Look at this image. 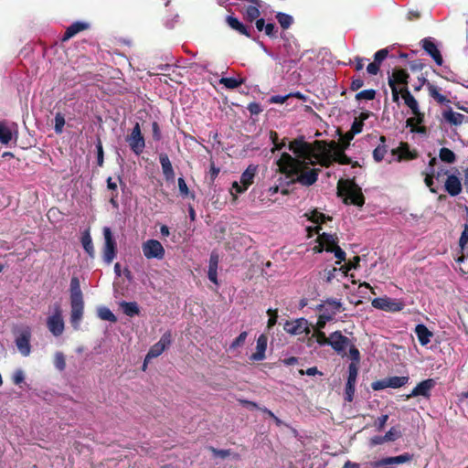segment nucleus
Masks as SVG:
<instances>
[{"label":"nucleus","instance_id":"obj_1","mask_svg":"<svg viewBox=\"0 0 468 468\" xmlns=\"http://www.w3.org/2000/svg\"><path fill=\"white\" fill-rule=\"evenodd\" d=\"M288 149L293 154L282 153L276 160L281 173L284 174L293 183L303 186H311L318 180L320 168L314 167L320 165L329 167L334 162L340 165L351 164V159L340 150L332 153L325 148L316 152L311 144L298 137L288 144Z\"/></svg>","mask_w":468,"mask_h":468},{"label":"nucleus","instance_id":"obj_2","mask_svg":"<svg viewBox=\"0 0 468 468\" xmlns=\"http://www.w3.org/2000/svg\"><path fill=\"white\" fill-rule=\"evenodd\" d=\"M338 195L344 197L345 204H353L362 207L365 204V197L361 187L352 180L339 181Z\"/></svg>","mask_w":468,"mask_h":468},{"label":"nucleus","instance_id":"obj_3","mask_svg":"<svg viewBox=\"0 0 468 468\" xmlns=\"http://www.w3.org/2000/svg\"><path fill=\"white\" fill-rule=\"evenodd\" d=\"M13 333L16 336L15 343L17 350L23 356H28L31 353L30 339L32 332L30 326L27 324L16 326Z\"/></svg>","mask_w":468,"mask_h":468},{"label":"nucleus","instance_id":"obj_4","mask_svg":"<svg viewBox=\"0 0 468 468\" xmlns=\"http://www.w3.org/2000/svg\"><path fill=\"white\" fill-rule=\"evenodd\" d=\"M47 326L54 336H59L65 329V323L62 316V310L58 303L52 307V313L47 318Z\"/></svg>","mask_w":468,"mask_h":468},{"label":"nucleus","instance_id":"obj_5","mask_svg":"<svg viewBox=\"0 0 468 468\" xmlns=\"http://www.w3.org/2000/svg\"><path fill=\"white\" fill-rule=\"evenodd\" d=\"M371 305L376 309L391 313L400 312L405 307L403 301L388 296L373 299Z\"/></svg>","mask_w":468,"mask_h":468},{"label":"nucleus","instance_id":"obj_6","mask_svg":"<svg viewBox=\"0 0 468 468\" xmlns=\"http://www.w3.org/2000/svg\"><path fill=\"white\" fill-rule=\"evenodd\" d=\"M341 301L334 298H328L316 306V310L325 321H332L335 314L341 311Z\"/></svg>","mask_w":468,"mask_h":468},{"label":"nucleus","instance_id":"obj_7","mask_svg":"<svg viewBox=\"0 0 468 468\" xmlns=\"http://www.w3.org/2000/svg\"><path fill=\"white\" fill-rule=\"evenodd\" d=\"M144 256L148 259L163 260L165 254L164 246L157 239H148L142 244Z\"/></svg>","mask_w":468,"mask_h":468},{"label":"nucleus","instance_id":"obj_8","mask_svg":"<svg viewBox=\"0 0 468 468\" xmlns=\"http://www.w3.org/2000/svg\"><path fill=\"white\" fill-rule=\"evenodd\" d=\"M256 172L257 166L253 165H249L247 169L241 174L240 182L239 183L235 181L232 183V189L235 190L237 194L245 192L253 183Z\"/></svg>","mask_w":468,"mask_h":468},{"label":"nucleus","instance_id":"obj_9","mask_svg":"<svg viewBox=\"0 0 468 468\" xmlns=\"http://www.w3.org/2000/svg\"><path fill=\"white\" fill-rule=\"evenodd\" d=\"M104 248L103 260L106 263H111L116 256V242L109 227L103 228Z\"/></svg>","mask_w":468,"mask_h":468},{"label":"nucleus","instance_id":"obj_10","mask_svg":"<svg viewBox=\"0 0 468 468\" xmlns=\"http://www.w3.org/2000/svg\"><path fill=\"white\" fill-rule=\"evenodd\" d=\"M126 141L129 144L131 150L135 154L138 155L143 153L145 147V143L138 122H136L133 126L132 133L130 135H128Z\"/></svg>","mask_w":468,"mask_h":468},{"label":"nucleus","instance_id":"obj_11","mask_svg":"<svg viewBox=\"0 0 468 468\" xmlns=\"http://www.w3.org/2000/svg\"><path fill=\"white\" fill-rule=\"evenodd\" d=\"M171 333L165 332L161 336L160 340L157 343H155L153 346H151V348L149 349L144 359V367H145L146 363L149 360L159 356L165 350V348H167L171 345Z\"/></svg>","mask_w":468,"mask_h":468},{"label":"nucleus","instance_id":"obj_12","mask_svg":"<svg viewBox=\"0 0 468 468\" xmlns=\"http://www.w3.org/2000/svg\"><path fill=\"white\" fill-rule=\"evenodd\" d=\"M283 329L286 333L292 335L310 333L309 322L305 318H297L292 321H286L283 324Z\"/></svg>","mask_w":468,"mask_h":468},{"label":"nucleus","instance_id":"obj_13","mask_svg":"<svg viewBox=\"0 0 468 468\" xmlns=\"http://www.w3.org/2000/svg\"><path fill=\"white\" fill-rule=\"evenodd\" d=\"M358 374V366L356 363H350L348 366V377L346 384L345 399L351 402L356 391V383Z\"/></svg>","mask_w":468,"mask_h":468},{"label":"nucleus","instance_id":"obj_14","mask_svg":"<svg viewBox=\"0 0 468 468\" xmlns=\"http://www.w3.org/2000/svg\"><path fill=\"white\" fill-rule=\"evenodd\" d=\"M412 460V455L410 453H403L398 456L386 457L373 463L376 468H393L394 465L408 463Z\"/></svg>","mask_w":468,"mask_h":468},{"label":"nucleus","instance_id":"obj_15","mask_svg":"<svg viewBox=\"0 0 468 468\" xmlns=\"http://www.w3.org/2000/svg\"><path fill=\"white\" fill-rule=\"evenodd\" d=\"M436 386V380L433 378H428L420 382L407 396L408 399L415 397H424L429 399L432 388Z\"/></svg>","mask_w":468,"mask_h":468},{"label":"nucleus","instance_id":"obj_16","mask_svg":"<svg viewBox=\"0 0 468 468\" xmlns=\"http://www.w3.org/2000/svg\"><path fill=\"white\" fill-rule=\"evenodd\" d=\"M329 346L340 355H344L346 349L350 346V340L345 336L340 331L333 332L330 335Z\"/></svg>","mask_w":468,"mask_h":468},{"label":"nucleus","instance_id":"obj_17","mask_svg":"<svg viewBox=\"0 0 468 468\" xmlns=\"http://www.w3.org/2000/svg\"><path fill=\"white\" fill-rule=\"evenodd\" d=\"M421 43L422 48L433 58L435 63L441 66L443 63L442 56L431 38H424Z\"/></svg>","mask_w":468,"mask_h":468},{"label":"nucleus","instance_id":"obj_18","mask_svg":"<svg viewBox=\"0 0 468 468\" xmlns=\"http://www.w3.org/2000/svg\"><path fill=\"white\" fill-rule=\"evenodd\" d=\"M70 323L74 329H79L83 315L84 303L70 302Z\"/></svg>","mask_w":468,"mask_h":468},{"label":"nucleus","instance_id":"obj_19","mask_svg":"<svg viewBox=\"0 0 468 468\" xmlns=\"http://www.w3.org/2000/svg\"><path fill=\"white\" fill-rule=\"evenodd\" d=\"M445 191L452 197H456L462 192L461 179L455 175H448L444 184Z\"/></svg>","mask_w":468,"mask_h":468},{"label":"nucleus","instance_id":"obj_20","mask_svg":"<svg viewBox=\"0 0 468 468\" xmlns=\"http://www.w3.org/2000/svg\"><path fill=\"white\" fill-rule=\"evenodd\" d=\"M410 75L404 69H396L388 78L389 87H398L399 84L406 86Z\"/></svg>","mask_w":468,"mask_h":468},{"label":"nucleus","instance_id":"obj_21","mask_svg":"<svg viewBox=\"0 0 468 468\" xmlns=\"http://www.w3.org/2000/svg\"><path fill=\"white\" fill-rule=\"evenodd\" d=\"M268 338L265 335H261L256 343V352L250 356L253 361H262L265 358Z\"/></svg>","mask_w":468,"mask_h":468},{"label":"nucleus","instance_id":"obj_22","mask_svg":"<svg viewBox=\"0 0 468 468\" xmlns=\"http://www.w3.org/2000/svg\"><path fill=\"white\" fill-rule=\"evenodd\" d=\"M90 27L89 23L82 21H76L72 23L65 31L64 36L62 37L63 41L69 40L73 37L78 33L86 30Z\"/></svg>","mask_w":468,"mask_h":468},{"label":"nucleus","instance_id":"obj_23","mask_svg":"<svg viewBox=\"0 0 468 468\" xmlns=\"http://www.w3.org/2000/svg\"><path fill=\"white\" fill-rule=\"evenodd\" d=\"M226 23L231 29L239 32V34L244 35L248 37H250V29L244 24H242L237 17L233 16H227Z\"/></svg>","mask_w":468,"mask_h":468},{"label":"nucleus","instance_id":"obj_24","mask_svg":"<svg viewBox=\"0 0 468 468\" xmlns=\"http://www.w3.org/2000/svg\"><path fill=\"white\" fill-rule=\"evenodd\" d=\"M415 334L421 346H427L433 336L432 332L430 331L423 324H419L416 325Z\"/></svg>","mask_w":468,"mask_h":468},{"label":"nucleus","instance_id":"obj_25","mask_svg":"<svg viewBox=\"0 0 468 468\" xmlns=\"http://www.w3.org/2000/svg\"><path fill=\"white\" fill-rule=\"evenodd\" d=\"M159 161L162 166L163 174L165 178L167 181H172L175 178V172L172 166V164L169 160V157L166 154H161L159 156Z\"/></svg>","mask_w":468,"mask_h":468},{"label":"nucleus","instance_id":"obj_26","mask_svg":"<svg viewBox=\"0 0 468 468\" xmlns=\"http://www.w3.org/2000/svg\"><path fill=\"white\" fill-rule=\"evenodd\" d=\"M70 302H83L80 280L73 276L70 280Z\"/></svg>","mask_w":468,"mask_h":468},{"label":"nucleus","instance_id":"obj_27","mask_svg":"<svg viewBox=\"0 0 468 468\" xmlns=\"http://www.w3.org/2000/svg\"><path fill=\"white\" fill-rule=\"evenodd\" d=\"M442 117L444 121L455 126L462 124L465 119L463 114L453 112L451 108L442 112Z\"/></svg>","mask_w":468,"mask_h":468},{"label":"nucleus","instance_id":"obj_28","mask_svg":"<svg viewBox=\"0 0 468 468\" xmlns=\"http://www.w3.org/2000/svg\"><path fill=\"white\" fill-rule=\"evenodd\" d=\"M426 86L429 91V95L431 98H433L438 103L447 105L451 102V101L447 99L446 96L440 93V89L436 85L431 82H427Z\"/></svg>","mask_w":468,"mask_h":468},{"label":"nucleus","instance_id":"obj_29","mask_svg":"<svg viewBox=\"0 0 468 468\" xmlns=\"http://www.w3.org/2000/svg\"><path fill=\"white\" fill-rule=\"evenodd\" d=\"M318 239L320 246L322 247L318 250L319 252L324 250L325 248H334L335 245H337L338 241L337 236L328 233L320 234Z\"/></svg>","mask_w":468,"mask_h":468},{"label":"nucleus","instance_id":"obj_30","mask_svg":"<svg viewBox=\"0 0 468 468\" xmlns=\"http://www.w3.org/2000/svg\"><path fill=\"white\" fill-rule=\"evenodd\" d=\"M402 98L407 107L410 109L411 113H416L417 111L420 110L417 100L410 92L407 87L403 88Z\"/></svg>","mask_w":468,"mask_h":468},{"label":"nucleus","instance_id":"obj_31","mask_svg":"<svg viewBox=\"0 0 468 468\" xmlns=\"http://www.w3.org/2000/svg\"><path fill=\"white\" fill-rule=\"evenodd\" d=\"M353 268H356V265L348 264L342 266L340 268L334 267L333 269L328 270L325 272V280L327 282H331L334 279L336 278V273L338 272H342L343 276H346L348 271H350Z\"/></svg>","mask_w":468,"mask_h":468},{"label":"nucleus","instance_id":"obj_32","mask_svg":"<svg viewBox=\"0 0 468 468\" xmlns=\"http://www.w3.org/2000/svg\"><path fill=\"white\" fill-rule=\"evenodd\" d=\"M436 163V158H431L429 163V167L425 172V179L424 182L426 186L430 188L431 192L436 193V190L432 187L433 186V176H434V164Z\"/></svg>","mask_w":468,"mask_h":468},{"label":"nucleus","instance_id":"obj_33","mask_svg":"<svg viewBox=\"0 0 468 468\" xmlns=\"http://www.w3.org/2000/svg\"><path fill=\"white\" fill-rule=\"evenodd\" d=\"M13 139V130L5 122H0V143L8 144Z\"/></svg>","mask_w":468,"mask_h":468},{"label":"nucleus","instance_id":"obj_34","mask_svg":"<svg viewBox=\"0 0 468 468\" xmlns=\"http://www.w3.org/2000/svg\"><path fill=\"white\" fill-rule=\"evenodd\" d=\"M122 312L130 317L137 315L139 314V307L135 302H122L120 303Z\"/></svg>","mask_w":468,"mask_h":468},{"label":"nucleus","instance_id":"obj_35","mask_svg":"<svg viewBox=\"0 0 468 468\" xmlns=\"http://www.w3.org/2000/svg\"><path fill=\"white\" fill-rule=\"evenodd\" d=\"M97 315L101 320L115 323L117 321L114 314L106 306H99L97 308Z\"/></svg>","mask_w":468,"mask_h":468},{"label":"nucleus","instance_id":"obj_36","mask_svg":"<svg viewBox=\"0 0 468 468\" xmlns=\"http://www.w3.org/2000/svg\"><path fill=\"white\" fill-rule=\"evenodd\" d=\"M260 7L261 3H258L257 5L252 4L247 7L245 11V17L249 22H253L260 16Z\"/></svg>","mask_w":468,"mask_h":468},{"label":"nucleus","instance_id":"obj_37","mask_svg":"<svg viewBox=\"0 0 468 468\" xmlns=\"http://www.w3.org/2000/svg\"><path fill=\"white\" fill-rule=\"evenodd\" d=\"M270 139L273 144V147L271 148V153H275L276 151H280L286 147L287 145V139L284 138L281 142L278 141V134L275 132H271L270 133Z\"/></svg>","mask_w":468,"mask_h":468},{"label":"nucleus","instance_id":"obj_38","mask_svg":"<svg viewBox=\"0 0 468 468\" xmlns=\"http://www.w3.org/2000/svg\"><path fill=\"white\" fill-rule=\"evenodd\" d=\"M243 79H236V78H221L219 80V83L224 85L227 89H236L243 84Z\"/></svg>","mask_w":468,"mask_h":468},{"label":"nucleus","instance_id":"obj_39","mask_svg":"<svg viewBox=\"0 0 468 468\" xmlns=\"http://www.w3.org/2000/svg\"><path fill=\"white\" fill-rule=\"evenodd\" d=\"M409 381V377H390L388 378V388H398L405 386Z\"/></svg>","mask_w":468,"mask_h":468},{"label":"nucleus","instance_id":"obj_40","mask_svg":"<svg viewBox=\"0 0 468 468\" xmlns=\"http://www.w3.org/2000/svg\"><path fill=\"white\" fill-rule=\"evenodd\" d=\"M276 18L283 29L289 28L293 22V18L292 16L282 12H279L276 15Z\"/></svg>","mask_w":468,"mask_h":468},{"label":"nucleus","instance_id":"obj_41","mask_svg":"<svg viewBox=\"0 0 468 468\" xmlns=\"http://www.w3.org/2000/svg\"><path fill=\"white\" fill-rule=\"evenodd\" d=\"M81 243L85 251L90 256H94V248L90 235L87 232L81 238Z\"/></svg>","mask_w":468,"mask_h":468},{"label":"nucleus","instance_id":"obj_42","mask_svg":"<svg viewBox=\"0 0 468 468\" xmlns=\"http://www.w3.org/2000/svg\"><path fill=\"white\" fill-rule=\"evenodd\" d=\"M439 156L441 161L448 164H452L455 161V154L446 147H443L440 150Z\"/></svg>","mask_w":468,"mask_h":468},{"label":"nucleus","instance_id":"obj_43","mask_svg":"<svg viewBox=\"0 0 468 468\" xmlns=\"http://www.w3.org/2000/svg\"><path fill=\"white\" fill-rule=\"evenodd\" d=\"M290 97H298V98H303V95L300 93V92H296V93H289V94H286V95H274V96H271L269 100V101L271 103H284L286 101V100Z\"/></svg>","mask_w":468,"mask_h":468},{"label":"nucleus","instance_id":"obj_44","mask_svg":"<svg viewBox=\"0 0 468 468\" xmlns=\"http://www.w3.org/2000/svg\"><path fill=\"white\" fill-rule=\"evenodd\" d=\"M54 366L58 371H63L66 368V359L62 352H56L54 355Z\"/></svg>","mask_w":468,"mask_h":468},{"label":"nucleus","instance_id":"obj_45","mask_svg":"<svg viewBox=\"0 0 468 468\" xmlns=\"http://www.w3.org/2000/svg\"><path fill=\"white\" fill-rule=\"evenodd\" d=\"M54 122H55L54 131L57 134H60L63 132V127L65 125L64 115L60 112H58L55 115Z\"/></svg>","mask_w":468,"mask_h":468},{"label":"nucleus","instance_id":"obj_46","mask_svg":"<svg viewBox=\"0 0 468 468\" xmlns=\"http://www.w3.org/2000/svg\"><path fill=\"white\" fill-rule=\"evenodd\" d=\"M306 216L308 217V219L310 221L317 225L324 222V220L326 219L325 216L323 213L318 212L316 210L311 211L309 214H306Z\"/></svg>","mask_w":468,"mask_h":468},{"label":"nucleus","instance_id":"obj_47","mask_svg":"<svg viewBox=\"0 0 468 468\" xmlns=\"http://www.w3.org/2000/svg\"><path fill=\"white\" fill-rule=\"evenodd\" d=\"M375 96H376V90L373 89H369V90H364L358 92L356 95V99L357 101H362V100L372 101L375 99Z\"/></svg>","mask_w":468,"mask_h":468},{"label":"nucleus","instance_id":"obj_48","mask_svg":"<svg viewBox=\"0 0 468 468\" xmlns=\"http://www.w3.org/2000/svg\"><path fill=\"white\" fill-rule=\"evenodd\" d=\"M312 337L316 338V342L320 346H329L330 344V336L326 337L323 331H316L313 334Z\"/></svg>","mask_w":468,"mask_h":468},{"label":"nucleus","instance_id":"obj_49","mask_svg":"<svg viewBox=\"0 0 468 468\" xmlns=\"http://www.w3.org/2000/svg\"><path fill=\"white\" fill-rule=\"evenodd\" d=\"M247 336V332H241L239 335V336L236 339H234L233 342L230 344L229 350H235L238 347L241 346L245 343Z\"/></svg>","mask_w":468,"mask_h":468},{"label":"nucleus","instance_id":"obj_50","mask_svg":"<svg viewBox=\"0 0 468 468\" xmlns=\"http://www.w3.org/2000/svg\"><path fill=\"white\" fill-rule=\"evenodd\" d=\"M400 154L398 156V161H400L401 159H414L416 157V154H413L410 149L408 144H402L400 147Z\"/></svg>","mask_w":468,"mask_h":468},{"label":"nucleus","instance_id":"obj_51","mask_svg":"<svg viewBox=\"0 0 468 468\" xmlns=\"http://www.w3.org/2000/svg\"><path fill=\"white\" fill-rule=\"evenodd\" d=\"M387 154V146L385 144L378 145L373 151V158L376 162H380L384 159Z\"/></svg>","mask_w":468,"mask_h":468},{"label":"nucleus","instance_id":"obj_52","mask_svg":"<svg viewBox=\"0 0 468 468\" xmlns=\"http://www.w3.org/2000/svg\"><path fill=\"white\" fill-rule=\"evenodd\" d=\"M324 250L327 252H333L335 257L339 260L337 262L338 264L340 261L346 260V252L338 245H335L334 248H325Z\"/></svg>","mask_w":468,"mask_h":468},{"label":"nucleus","instance_id":"obj_53","mask_svg":"<svg viewBox=\"0 0 468 468\" xmlns=\"http://www.w3.org/2000/svg\"><path fill=\"white\" fill-rule=\"evenodd\" d=\"M412 114H413V117L407 120L408 126L414 125V122L417 124H421L424 122V113H422L420 110H418L416 113H412Z\"/></svg>","mask_w":468,"mask_h":468},{"label":"nucleus","instance_id":"obj_54","mask_svg":"<svg viewBox=\"0 0 468 468\" xmlns=\"http://www.w3.org/2000/svg\"><path fill=\"white\" fill-rule=\"evenodd\" d=\"M267 314H269V320H268V323H267V327L269 329H271L272 326H274L277 323V319H278V310L275 309V310H272V309H269L267 311Z\"/></svg>","mask_w":468,"mask_h":468},{"label":"nucleus","instance_id":"obj_55","mask_svg":"<svg viewBox=\"0 0 468 468\" xmlns=\"http://www.w3.org/2000/svg\"><path fill=\"white\" fill-rule=\"evenodd\" d=\"M349 356L352 360L351 363H356L357 366L360 361V353L355 346H349Z\"/></svg>","mask_w":468,"mask_h":468},{"label":"nucleus","instance_id":"obj_56","mask_svg":"<svg viewBox=\"0 0 468 468\" xmlns=\"http://www.w3.org/2000/svg\"><path fill=\"white\" fill-rule=\"evenodd\" d=\"M399 436L400 431L393 427L384 435V440H386L387 441H394Z\"/></svg>","mask_w":468,"mask_h":468},{"label":"nucleus","instance_id":"obj_57","mask_svg":"<svg viewBox=\"0 0 468 468\" xmlns=\"http://www.w3.org/2000/svg\"><path fill=\"white\" fill-rule=\"evenodd\" d=\"M388 48L379 49L374 55V61L380 65L381 62L388 57Z\"/></svg>","mask_w":468,"mask_h":468},{"label":"nucleus","instance_id":"obj_58","mask_svg":"<svg viewBox=\"0 0 468 468\" xmlns=\"http://www.w3.org/2000/svg\"><path fill=\"white\" fill-rule=\"evenodd\" d=\"M178 189H179L180 195L182 197H185L188 196L189 190H188L186 183L183 177L178 178Z\"/></svg>","mask_w":468,"mask_h":468},{"label":"nucleus","instance_id":"obj_59","mask_svg":"<svg viewBox=\"0 0 468 468\" xmlns=\"http://www.w3.org/2000/svg\"><path fill=\"white\" fill-rule=\"evenodd\" d=\"M12 379L16 385L21 384L25 379V374H24L23 370H21V369L16 370L13 374Z\"/></svg>","mask_w":468,"mask_h":468},{"label":"nucleus","instance_id":"obj_60","mask_svg":"<svg viewBox=\"0 0 468 468\" xmlns=\"http://www.w3.org/2000/svg\"><path fill=\"white\" fill-rule=\"evenodd\" d=\"M372 388L374 390H382L384 388H388V378L378 380L372 383Z\"/></svg>","mask_w":468,"mask_h":468},{"label":"nucleus","instance_id":"obj_61","mask_svg":"<svg viewBox=\"0 0 468 468\" xmlns=\"http://www.w3.org/2000/svg\"><path fill=\"white\" fill-rule=\"evenodd\" d=\"M97 148V163L98 165L101 166L103 165V148L101 141L96 144Z\"/></svg>","mask_w":468,"mask_h":468},{"label":"nucleus","instance_id":"obj_62","mask_svg":"<svg viewBox=\"0 0 468 468\" xmlns=\"http://www.w3.org/2000/svg\"><path fill=\"white\" fill-rule=\"evenodd\" d=\"M379 66L380 65L375 61L369 63L367 67V73L370 75H377L379 71Z\"/></svg>","mask_w":468,"mask_h":468},{"label":"nucleus","instance_id":"obj_63","mask_svg":"<svg viewBox=\"0 0 468 468\" xmlns=\"http://www.w3.org/2000/svg\"><path fill=\"white\" fill-rule=\"evenodd\" d=\"M264 31L265 34L271 37H274L277 32V30L275 29V26L272 23L265 24Z\"/></svg>","mask_w":468,"mask_h":468},{"label":"nucleus","instance_id":"obj_64","mask_svg":"<svg viewBox=\"0 0 468 468\" xmlns=\"http://www.w3.org/2000/svg\"><path fill=\"white\" fill-rule=\"evenodd\" d=\"M363 120L361 121H355L352 124V127H351V132L353 134H357V133H360L362 132V129H363Z\"/></svg>","mask_w":468,"mask_h":468}]
</instances>
